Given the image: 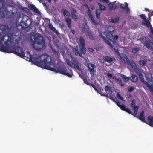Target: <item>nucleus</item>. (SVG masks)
Returning a JSON list of instances; mask_svg holds the SVG:
<instances>
[{
	"instance_id": "1",
	"label": "nucleus",
	"mask_w": 153,
	"mask_h": 153,
	"mask_svg": "<svg viewBox=\"0 0 153 153\" xmlns=\"http://www.w3.org/2000/svg\"><path fill=\"white\" fill-rule=\"evenodd\" d=\"M20 39V37H18L13 33H8L5 34L0 40V51L7 53H13L21 57H24L25 59L33 63V61L29 60L30 57L29 54L32 58H38L39 56L37 54H33L32 56L30 53H27L26 54V56H25L22 48L19 46H12V42L14 41L15 44H19Z\"/></svg>"
},
{
	"instance_id": "2",
	"label": "nucleus",
	"mask_w": 153,
	"mask_h": 153,
	"mask_svg": "<svg viewBox=\"0 0 153 153\" xmlns=\"http://www.w3.org/2000/svg\"><path fill=\"white\" fill-rule=\"evenodd\" d=\"M29 55L30 57L29 60L33 61L34 64L38 66L54 71L56 73H59L62 74L66 75L70 78L72 77L73 76L72 70L70 69L69 71L68 72L65 66H60L57 70L51 67V65H53L54 63L51 62V57L48 55H42L39 56L38 58H32L29 54Z\"/></svg>"
},
{
	"instance_id": "3",
	"label": "nucleus",
	"mask_w": 153,
	"mask_h": 153,
	"mask_svg": "<svg viewBox=\"0 0 153 153\" xmlns=\"http://www.w3.org/2000/svg\"><path fill=\"white\" fill-rule=\"evenodd\" d=\"M19 17L22 18L21 21L17 24H16V28L19 30H25L32 24V20L28 16L21 14Z\"/></svg>"
},
{
	"instance_id": "4",
	"label": "nucleus",
	"mask_w": 153,
	"mask_h": 153,
	"mask_svg": "<svg viewBox=\"0 0 153 153\" xmlns=\"http://www.w3.org/2000/svg\"><path fill=\"white\" fill-rule=\"evenodd\" d=\"M45 45L44 38L42 36H39L34 39V42L32 46L33 48L37 51H40L42 49Z\"/></svg>"
},
{
	"instance_id": "5",
	"label": "nucleus",
	"mask_w": 153,
	"mask_h": 153,
	"mask_svg": "<svg viewBox=\"0 0 153 153\" xmlns=\"http://www.w3.org/2000/svg\"><path fill=\"white\" fill-rule=\"evenodd\" d=\"M71 64L68 63V65L70 67H73L75 69H77L79 71H81V68H79V62L78 61L75 59H73L71 61Z\"/></svg>"
},
{
	"instance_id": "6",
	"label": "nucleus",
	"mask_w": 153,
	"mask_h": 153,
	"mask_svg": "<svg viewBox=\"0 0 153 153\" xmlns=\"http://www.w3.org/2000/svg\"><path fill=\"white\" fill-rule=\"evenodd\" d=\"M10 13L8 11V9L6 7L4 8L2 7L0 8V15L2 17L8 18L9 17Z\"/></svg>"
},
{
	"instance_id": "7",
	"label": "nucleus",
	"mask_w": 153,
	"mask_h": 153,
	"mask_svg": "<svg viewBox=\"0 0 153 153\" xmlns=\"http://www.w3.org/2000/svg\"><path fill=\"white\" fill-rule=\"evenodd\" d=\"M87 67L88 68V70L90 72V74L94 75L96 72L95 68L96 66L95 65L91 63H88L87 64Z\"/></svg>"
},
{
	"instance_id": "8",
	"label": "nucleus",
	"mask_w": 153,
	"mask_h": 153,
	"mask_svg": "<svg viewBox=\"0 0 153 153\" xmlns=\"http://www.w3.org/2000/svg\"><path fill=\"white\" fill-rule=\"evenodd\" d=\"M9 27L7 25H0V36L5 34L8 31Z\"/></svg>"
},
{
	"instance_id": "9",
	"label": "nucleus",
	"mask_w": 153,
	"mask_h": 153,
	"mask_svg": "<svg viewBox=\"0 0 153 153\" xmlns=\"http://www.w3.org/2000/svg\"><path fill=\"white\" fill-rule=\"evenodd\" d=\"M100 36L102 39L103 41L105 42L106 43L108 44L110 47L112 49H114V50L116 51L117 53L118 52V50L114 48V46L112 45L111 43L109 40H108L104 36L102 33L100 34Z\"/></svg>"
},
{
	"instance_id": "10",
	"label": "nucleus",
	"mask_w": 153,
	"mask_h": 153,
	"mask_svg": "<svg viewBox=\"0 0 153 153\" xmlns=\"http://www.w3.org/2000/svg\"><path fill=\"white\" fill-rule=\"evenodd\" d=\"M120 7L123 10H126L125 13L126 14H128L130 11L128 4L127 2H124V4H120Z\"/></svg>"
},
{
	"instance_id": "11",
	"label": "nucleus",
	"mask_w": 153,
	"mask_h": 153,
	"mask_svg": "<svg viewBox=\"0 0 153 153\" xmlns=\"http://www.w3.org/2000/svg\"><path fill=\"white\" fill-rule=\"evenodd\" d=\"M76 9L73 8L71 10V15L72 18L75 21L78 20V17L76 15Z\"/></svg>"
},
{
	"instance_id": "12",
	"label": "nucleus",
	"mask_w": 153,
	"mask_h": 153,
	"mask_svg": "<svg viewBox=\"0 0 153 153\" xmlns=\"http://www.w3.org/2000/svg\"><path fill=\"white\" fill-rule=\"evenodd\" d=\"M103 59L105 62H107L108 63H110L115 60V59L114 57H111L108 56H103Z\"/></svg>"
},
{
	"instance_id": "13",
	"label": "nucleus",
	"mask_w": 153,
	"mask_h": 153,
	"mask_svg": "<svg viewBox=\"0 0 153 153\" xmlns=\"http://www.w3.org/2000/svg\"><path fill=\"white\" fill-rule=\"evenodd\" d=\"M119 55L121 59L123 60L125 63H126L129 60L126 55L124 54H119Z\"/></svg>"
},
{
	"instance_id": "14",
	"label": "nucleus",
	"mask_w": 153,
	"mask_h": 153,
	"mask_svg": "<svg viewBox=\"0 0 153 153\" xmlns=\"http://www.w3.org/2000/svg\"><path fill=\"white\" fill-rule=\"evenodd\" d=\"M144 111H142L140 113L139 116L137 117L139 119L141 120L142 122L147 123V122L145 120V117L144 116Z\"/></svg>"
},
{
	"instance_id": "15",
	"label": "nucleus",
	"mask_w": 153,
	"mask_h": 153,
	"mask_svg": "<svg viewBox=\"0 0 153 153\" xmlns=\"http://www.w3.org/2000/svg\"><path fill=\"white\" fill-rule=\"evenodd\" d=\"M49 28L52 31L55 33L57 35H59V33L57 31V30L51 24H49L48 25Z\"/></svg>"
},
{
	"instance_id": "16",
	"label": "nucleus",
	"mask_w": 153,
	"mask_h": 153,
	"mask_svg": "<svg viewBox=\"0 0 153 153\" xmlns=\"http://www.w3.org/2000/svg\"><path fill=\"white\" fill-rule=\"evenodd\" d=\"M87 35L88 36L89 39L91 40H94L95 38V34H94L91 31H88Z\"/></svg>"
},
{
	"instance_id": "17",
	"label": "nucleus",
	"mask_w": 153,
	"mask_h": 153,
	"mask_svg": "<svg viewBox=\"0 0 153 153\" xmlns=\"http://www.w3.org/2000/svg\"><path fill=\"white\" fill-rule=\"evenodd\" d=\"M148 123L147 122V124L150 126L153 127V117L151 116H149L147 118Z\"/></svg>"
},
{
	"instance_id": "18",
	"label": "nucleus",
	"mask_w": 153,
	"mask_h": 153,
	"mask_svg": "<svg viewBox=\"0 0 153 153\" xmlns=\"http://www.w3.org/2000/svg\"><path fill=\"white\" fill-rule=\"evenodd\" d=\"M62 13L65 18H69L71 16L70 13L66 9H63L62 11Z\"/></svg>"
},
{
	"instance_id": "19",
	"label": "nucleus",
	"mask_w": 153,
	"mask_h": 153,
	"mask_svg": "<svg viewBox=\"0 0 153 153\" xmlns=\"http://www.w3.org/2000/svg\"><path fill=\"white\" fill-rule=\"evenodd\" d=\"M144 21L145 22H142V24L144 26H146L148 28L149 27H152L150 22L149 20L146 19Z\"/></svg>"
},
{
	"instance_id": "20",
	"label": "nucleus",
	"mask_w": 153,
	"mask_h": 153,
	"mask_svg": "<svg viewBox=\"0 0 153 153\" xmlns=\"http://www.w3.org/2000/svg\"><path fill=\"white\" fill-rule=\"evenodd\" d=\"M30 10L33 11L35 13H39L40 12L38 10V9L33 4L30 5Z\"/></svg>"
},
{
	"instance_id": "21",
	"label": "nucleus",
	"mask_w": 153,
	"mask_h": 153,
	"mask_svg": "<svg viewBox=\"0 0 153 153\" xmlns=\"http://www.w3.org/2000/svg\"><path fill=\"white\" fill-rule=\"evenodd\" d=\"M73 51L75 52V54L76 55H79L80 57H82V53H80L78 51V48H74L73 49Z\"/></svg>"
},
{
	"instance_id": "22",
	"label": "nucleus",
	"mask_w": 153,
	"mask_h": 153,
	"mask_svg": "<svg viewBox=\"0 0 153 153\" xmlns=\"http://www.w3.org/2000/svg\"><path fill=\"white\" fill-rule=\"evenodd\" d=\"M105 90L106 92L109 94H111L112 93L110 87L108 85L105 87Z\"/></svg>"
},
{
	"instance_id": "23",
	"label": "nucleus",
	"mask_w": 153,
	"mask_h": 153,
	"mask_svg": "<svg viewBox=\"0 0 153 153\" xmlns=\"http://www.w3.org/2000/svg\"><path fill=\"white\" fill-rule=\"evenodd\" d=\"M69 18H66L65 19V21L67 23L68 27L70 28L71 27V19Z\"/></svg>"
},
{
	"instance_id": "24",
	"label": "nucleus",
	"mask_w": 153,
	"mask_h": 153,
	"mask_svg": "<svg viewBox=\"0 0 153 153\" xmlns=\"http://www.w3.org/2000/svg\"><path fill=\"white\" fill-rule=\"evenodd\" d=\"M79 41L80 43V46H85V41L82 36H80L79 37Z\"/></svg>"
},
{
	"instance_id": "25",
	"label": "nucleus",
	"mask_w": 153,
	"mask_h": 153,
	"mask_svg": "<svg viewBox=\"0 0 153 153\" xmlns=\"http://www.w3.org/2000/svg\"><path fill=\"white\" fill-rule=\"evenodd\" d=\"M131 79L132 82H136L138 81V78L135 75H133L131 76Z\"/></svg>"
},
{
	"instance_id": "26",
	"label": "nucleus",
	"mask_w": 153,
	"mask_h": 153,
	"mask_svg": "<svg viewBox=\"0 0 153 153\" xmlns=\"http://www.w3.org/2000/svg\"><path fill=\"white\" fill-rule=\"evenodd\" d=\"M121 77L123 79V80L125 82L128 81L130 79V77L126 76L124 74H122L121 75Z\"/></svg>"
},
{
	"instance_id": "27",
	"label": "nucleus",
	"mask_w": 153,
	"mask_h": 153,
	"mask_svg": "<svg viewBox=\"0 0 153 153\" xmlns=\"http://www.w3.org/2000/svg\"><path fill=\"white\" fill-rule=\"evenodd\" d=\"M126 64L129 65L132 68L134 67L135 65V64L133 61H130L129 60L128 61Z\"/></svg>"
},
{
	"instance_id": "28",
	"label": "nucleus",
	"mask_w": 153,
	"mask_h": 153,
	"mask_svg": "<svg viewBox=\"0 0 153 153\" xmlns=\"http://www.w3.org/2000/svg\"><path fill=\"white\" fill-rule=\"evenodd\" d=\"M79 48L82 54H85L86 53V48L85 46H79Z\"/></svg>"
},
{
	"instance_id": "29",
	"label": "nucleus",
	"mask_w": 153,
	"mask_h": 153,
	"mask_svg": "<svg viewBox=\"0 0 153 153\" xmlns=\"http://www.w3.org/2000/svg\"><path fill=\"white\" fill-rule=\"evenodd\" d=\"M109 5L110 6L109 7V9L110 10L115 9L117 8V6L116 5L114 6V3L112 4L111 3H110L109 4Z\"/></svg>"
},
{
	"instance_id": "30",
	"label": "nucleus",
	"mask_w": 153,
	"mask_h": 153,
	"mask_svg": "<svg viewBox=\"0 0 153 153\" xmlns=\"http://www.w3.org/2000/svg\"><path fill=\"white\" fill-rule=\"evenodd\" d=\"M105 35L108 39L111 41H112V39H113V36L110 33H106Z\"/></svg>"
},
{
	"instance_id": "31",
	"label": "nucleus",
	"mask_w": 153,
	"mask_h": 153,
	"mask_svg": "<svg viewBox=\"0 0 153 153\" xmlns=\"http://www.w3.org/2000/svg\"><path fill=\"white\" fill-rule=\"evenodd\" d=\"M96 18L98 19L100 17V11L99 9H97L96 11Z\"/></svg>"
},
{
	"instance_id": "32",
	"label": "nucleus",
	"mask_w": 153,
	"mask_h": 153,
	"mask_svg": "<svg viewBox=\"0 0 153 153\" xmlns=\"http://www.w3.org/2000/svg\"><path fill=\"white\" fill-rule=\"evenodd\" d=\"M119 20V17L117 16L116 18L111 19V22L113 23H116Z\"/></svg>"
},
{
	"instance_id": "33",
	"label": "nucleus",
	"mask_w": 153,
	"mask_h": 153,
	"mask_svg": "<svg viewBox=\"0 0 153 153\" xmlns=\"http://www.w3.org/2000/svg\"><path fill=\"white\" fill-rule=\"evenodd\" d=\"M98 4L100 10H106V7L105 6L102 5L100 3H98Z\"/></svg>"
},
{
	"instance_id": "34",
	"label": "nucleus",
	"mask_w": 153,
	"mask_h": 153,
	"mask_svg": "<svg viewBox=\"0 0 153 153\" xmlns=\"http://www.w3.org/2000/svg\"><path fill=\"white\" fill-rule=\"evenodd\" d=\"M90 18L92 21V23L94 25L96 26L98 24V23L95 21L93 16H91V18Z\"/></svg>"
},
{
	"instance_id": "35",
	"label": "nucleus",
	"mask_w": 153,
	"mask_h": 153,
	"mask_svg": "<svg viewBox=\"0 0 153 153\" xmlns=\"http://www.w3.org/2000/svg\"><path fill=\"white\" fill-rule=\"evenodd\" d=\"M96 91L101 95L106 96V97H108V96L107 94H106V95L103 94L102 91H101V90L100 89H97L96 90Z\"/></svg>"
},
{
	"instance_id": "36",
	"label": "nucleus",
	"mask_w": 153,
	"mask_h": 153,
	"mask_svg": "<svg viewBox=\"0 0 153 153\" xmlns=\"http://www.w3.org/2000/svg\"><path fill=\"white\" fill-rule=\"evenodd\" d=\"M139 63L142 66H144L146 64V61L143 60H140L139 62Z\"/></svg>"
},
{
	"instance_id": "37",
	"label": "nucleus",
	"mask_w": 153,
	"mask_h": 153,
	"mask_svg": "<svg viewBox=\"0 0 153 153\" xmlns=\"http://www.w3.org/2000/svg\"><path fill=\"white\" fill-rule=\"evenodd\" d=\"M83 79L84 80V82L87 85H90L91 83H90L89 81L87 79V78L86 77H84Z\"/></svg>"
},
{
	"instance_id": "38",
	"label": "nucleus",
	"mask_w": 153,
	"mask_h": 153,
	"mask_svg": "<svg viewBox=\"0 0 153 153\" xmlns=\"http://www.w3.org/2000/svg\"><path fill=\"white\" fill-rule=\"evenodd\" d=\"M139 50V48L137 47H136L133 48L132 51V52L133 53H135L137 52H138Z\"/></svg>"
},
{
	"instance_id": "39",
	"label": "nucleus",
	"mask_w": 153,
	"mask_h": 153,
	"mask_svg": "<svg viewBox=\"0 0 153 153\" xmlns=\"http://www.w3.org/2000/svg\"><path fill=\"white\" fill-rule=\"evenodd\" d=\"M125 111L126 112L128 113L132 114L134 116H135L133 113H132L130 111V109L128 108H126Z\"/></svg>"
},
{
	"instance_id": "40",
	"label": "nucleus",
	"mask_w": 153,
	"mask_h": 153,
	"mask_svg": "<svg viewBox=\"0 0 153 153\" xmlns=\"http://www.w3.org/2000/svg\"><path fill=\"white\" fill-rule=\"evenodd\" d=\"M140 16L144 21L146 19L145 15L144 14H141L140 15Z\"/></svg>"
},
{
	"instance_id": "41",
	"label": "nucleus",
	"mask_w": 153,
	"mask_h": 153,
	"mask_svg": "<svg viewBox=\"0 0 153 153\" xmlns=\"http://www.w3.org/2000/svg\"><path fill=\"white\" fill-rule=\"evenodd\" d=\"M108 29V31L110 32H112L114 30V28L113 27L109 26Z\"/></svg>"
},
{
	"instance_id": "42",
	"label": "nucleus",
	"mask_w": 153,
	"mask_h": 153,
	"mask_svg": "<svg viewBox=\"0 0 153 153\" xmlns=\"http://www.w3.org/2000/svg\"><path fill=\"white\" fill-rule=\"evenodd\" d=\"M135 102L136 100H133L131 101V105L132 107H134L135 105Z\"/></svg>"
},
{
	"instance_id": "43",
	"label": "nucleus",
	"mask_w": 153,
	"mask_h": 153,
	"mask_svg": "<svg viewBox=\"0 0 153 153\" xmlns=\"http://www.w3.org/2000/svg\"><path fill=\"white\" fill-rule=\"evenodd\" d=\"M135 88L132 86H130L128 88V90L129 92H131Z\"/></svg>"
},
{
	"instance_id": "44",
	"label": "nucleus",
	"mask_w": 153,
	"mask_h": 153,
	"mask_svg": "<svg viewBox=\"0 0 153 153\" xmlns=\"http://www.w3.org/2000/svg\"><path fill=\"white\" fill-rule=\"evenodd\" d=\"M149 89L153 93V87L151 85H148L147 86Z\"/></svg>"
},
{
	"instance_id": "45",
	"label": "nucleus",
	"mask_w": 153,
	"mask_h": 153,
	"mask_svg": "<svg viewBox=\"0 0 153 153\" xmlns=\"http://www.w3.org/2000/svg\"><path fill=\"white\" fill-rule=\"evenodd\" d=\"M120 108L122 110L124 111L125 110V109L126 108L125 106L123 105H121Z\"/></svg>"
},
{
	"instance_id": "46",
	"label": "nucleus",
	"mask_w": 153,
	"mask_h": 153,
	"mask_svg": "<svg viewBox=\"0 0 153 153\" xmlns=\"http://www.w3.org/2000/svg\"><path fill=\"white\" fill-rule=\"evenodd\" d=\"M139 76V78L141 80H143L144 78L143 77V75L142 74V72H141L138 75Z\"/></svg>"
},
{
	"instance_id": "47",
	"label": "nucleus",
	"mask_w": 153,
	"mask_h": 153,
	"mask_svg": "<svg viewBox=\"0 0 153 153\" xmlns=\"http://www.w3.org/2000/svg\"><path fill=\"white\" fill-rule=\"evenodd\" d=\"M117 97L119 99L121 100H123V98L121 96V95L119 93H117Z\"/></svg>"
},
{
	"instance_id": "48",
	"label": "nucleus",
	"mask_w": 153,
	"mask_h": 153,
	"mask_svg": "<svg viewBox=\"0 0 153 153\" xmlns=\"http://www.w3.org/2000/svg\"><path fill=\"white\" fill-rule=\"evenodd\" d=\"M113 100L114 101V102H115V101L114 100ZM116 103L117 105L119 107H120V106L121 105H120L121 102H118L117 101L116 102Z\"/></svg>"
},
{
	"instance_id": "49",
	"label": "nucleus",
	"mask_w": 153,
	"mask_h": 153,
	"mask_svg": "<svg viewBox=\"0 0 153 153\" xmlns=\"http://www.w3.org/2000/svg\"><path fill=\"white\" fill-rule=\"evenodd\" d=\"M133 107L134 111H137L139 108V106L137 105Z\"/></svg>"
},
{
	"instance_id": "50",
	"label": "nucleus",
	"mask_w": 153,
	"mask_h": 153,
	"mask_svg": "<svg viewBox=\"0 0 153 153\" xmlns=\"http://www.w3.org/2000/svg\"><path fill=\"white\" fill-rule=\"evenodd\" d=\"M100 1L101 2H106L107 3H108L109 2L108 0H100Z\"/></svg>"
},
{
	"instance_id": "51",
	"label": "nucleus",
	"mask_w": 153,
	"mask_h": 153,
	"mask_svg": "<svg viewBox=\"0 0 153 153\" xmlns=\"http://www.w3.org/2000/svg\"><path fill=\"white\" fill-rule=\"evenodd\" d=\"M107 76L109 78H111L112 77L113 75L112 74L108 73L107 74Z\"/></svg>"
},
{
	"instance_id": "52",
	"label": "nucleus",
	"mask_w": 153,
	"mask_h": 153,
	"mask_svg": "<svg viewBox=\"0 0 153 153\" xmlns=\"http://www.w3.org/2000/svg\"><path fill=\"white\" fill-rule=\"evenodd\" d=\"M150 14H149L148 16L150 17H150L151 16H153V11H151L150 12Z\"/></svg>"
},
{
	"instance_id": "53",
	"label": "nucleus",
	"mask_w": 153,
	"mask_h": 153,
	"mask_svg": "<svg viewBox=\"0 0 153 153\" xmlns=\"http://www.w3.org/2000/svg\"><path fill=\"white\" fill-rule=\"evenodd\" d=\"M90 86H91L94 88V89L95 90V91L97 89V88L95 86V85L93 84H91Z\"/></svg>"
},
{
	"instance_id": "54",
	"label": "nucleus",
	"mask_w": 153,
	"mask_h": 153,
	"mask_svg": "<svg viewBox=\"0 0 153 153\" xmlns=\"http://www.w3.org/2000/svg\"><path fill=\"white\" fill-rule=\"evenodd\" d=\"M116 80L118 81V82H119V83H120L122 82V80L120 78H117Z\"/></svg>"
},
{
	"instance_id": "55",
	"label": "nucleus",
	"mask_w": 153,
	"mask_h": 153,
	"mask_svg": "<svg viewBox=\"0 0 153 153\" xmlns=\"http://www.w3.org/2000/svg\"><path fill=\"white\" fill-rule=\"evenodd\" d=\"M136 73H137V74L138 75L139 74H140V73L141 72L140 71L139 69H137V70H136Z\"/></svg>"
},
{
	"instance_id": "56",
	"label": "nucleus",
	"mask_w": 153,
	"mask_h": 153,
	"mask_svg": "<svg viewBox=\"0 0 153 153\" xmlns=\"http://www.w3.org/2000/svg\"><path fill=\"white\" fill-rule=\"evenodd\" d=\"M88 11L89 13V18H91V16H93V15H92L91 13V11L89 9H88Z\"/></svg>"
},
{
	"instance_id": "57",
	"label": "nucleus",
	"mask_w": 153,
	"mask_h": 153,
	"mask_svg": "<svg viewBox=\"0 0 153 153\" xmlns=\"http://www.w3.org/2000/svg\"><path fill=\"white\" fill-rule=\"evenodd\" d=\"M137 114V111H134V114L135 115V116H134L135 117H137V116H136Z\"/></svg>"
},
{
	"instance_id": "58",
	"label": "nucleus",
	"mask_w": 153,
	"mask_h": 153,
	"mask_svg": "<svg viewBox=\"0 0 153 153\" xmlns=\"http://www.w3.org/2000/svg\"><path fill=\"white\" fill-rule=\"evenodd\" d=\"M120 86L121 87H123L124 85V83H123L122 82L120 83Z\"/></svg>"
},
{
	"instance_id": "59",
	"label": "nucleus",
	"mask_w": 153,
	"mask_h": 153,
	"mask_svg": "<svg viewBox=\"0 0 153 153\" xmlns=\"http://www.w3.org/2000/svg\"><path fill=\"white\" fill-rule=\"evenodd\" d=\"M150 30L151 31V33L153 34V27H150Z\"/></svg>"
},
{
	"instance_id": "60",
	"label": "nucleus",
	"mask_w": 153,
	"mask_h": 153,
	"mask_svg": "<svg viewBox=\"0 0 153 153\" xmlns=\"http://www.w3.org/2000/svg\"><path fill=\"white\" fill-rule=\"evenodd\" d=\"M145 10H146V11H148L149 12H150V11H150L149 10V9H147V8H145Z\"/></svg>"
},
{
	"instance_id": "61",
	"label": "nucleus",
	"mask_w": 153,
	"mask_h": 153,
	"mask_svg": "<svg viewBox=\"0 0 153 153\" xmlns=\"http://www.w3.org/2000/svg\"><path fill=\"white\" fill-rule=\"evenodd\" d=\"M118 38V36L117 35H115L114 37V38L116 39H117Z\"/></svg>"
},
{
	"instance_id": "62",
	"label": "nucleus",
	"mask_w": 153,
	"mask_h": 153,
	"mask_svg": "<svg viewBox=\"0 0 153 153\" xmlns=\"http://www.w3.org/2000/svg\"><path fill=\"white\" fill-rule=\"evenodd\" d=\"M86 28H82V31L83 33H84L85 31Z\"/></svg>"
},
{
	"instance_id": "63",
	"label": "nucleus",
	"mask_w": 153,
	"mask_h": 153,
	"mask_svg": "<svg viewBox=\"0 0 153 153\" xmlns=\"http://www.w3.org/2000/svg\"><path fill=\"white\" fill-rule=\"evenodd\" d=\"M112 78H113V79H115V80H116V79L117 78H116L115 76H112Z\"/></svg>"
},
{
	"instance_id": "64",
	"label": "nucleus",
	"mask_w": 153,
	"mask_h": 153,
	"mask_svg": "<svg viewBox=\"0 0 153 153\" xmlns=\"http://www.w3.org/2000/svg\"><path fill=\"white\" fill-rule=\"evenodd\" d=\"M71 32L73 34H74L75 33V31L74 30H71Z\"/></svg>"
}]
</instances>
